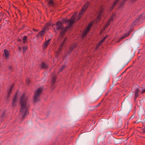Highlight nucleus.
Listing matches in <instances>:
<instances>
[{"instance_id":"nucleus-37","label":"nucleus","mask_w":145,"mask_h":145,"mask_svg":"<svg viewBox=\"0 0 145 145\" xmlns=\"http://www.w3.org/2000/svg\"><path fill=\"white\" fill-rule=\"evenodd\" d=\"M142 131L143 133H145V127L142 129Z\"/></svg>"},{"instance_id":"nucleus-32","label":"nucleus","mask_w":145,"mask_h":145,"mask_svg":"<svg viewBox=\"0 0 145 145\" xmlns=\"http://www.w3.org/2000/svg\"><path fill=\"white\" fill-rule=\"evenodd\" d=\"M65 68V66L64 65L61 67L60 70V71H62L63 69H64Z\"/></svg>"},{"instance_id":"nucleus-13","label":"nucleus","mask_w":145,"mask_h":145,"mask_svg":"<svg viewBox=\"0 0 145 145\" xmlns=\"http://www.w3.org/2000/svg\"><path fill=\"white\" fill-rule=\"evenodd\" d=\"M41 69H46L48 68V66L47 64L44 62H42L41 64Z\"/></svg>"},{"instance_id":"nucleus-10","label":"nucleus","mask_w":145,"mask_h":145,"mask_svg":"<svg viewBox=\"0 0 145 145\" xmlns=\"http://www.w3.org/2000/svg\"><path fill=\"white\" fill-rule=\"evenodd\" d=\"M8 51L7 50L5 49L4 50V53L3 55L5 56L6 59L9 56Z\"/></svg>"},{"instance_id":"nucleus-26","label":"nucleus","mask_w":145,"mask_h":145,"mask_svg":"<svg viewBox=\"0 0 145 145\" xmlns=\"http://www.w3.org/2000/svg\"><path fill=\"white\" fill-rule=\"evenodd\" d=\"M27 36H25L23 37V42L24 43H25L26 40H27Z\"/></svg>"},{"instance_id":"nucleus-27","label":"nucleus","mask_w":145,"mask_h":145,"mask_svg":"<svg viewBox=\"0 0 145 145\" xmlns=\"http://www.w3.org/2000/svg\"><path fill=\"white\" fill-rule=\"evenodd\" d=\"M66 40H67V38H65V39H64V40H63V42L61 43V45L60 46H63V45H64V44L65 43Z\"/></svg>"},{"instance_id":"nucleus-33","label":"nucleus","mask_w":145,"mask_h":145,"mask_svg":"<svg viewBox=\"0 0 145 145\" xmlns=\"http://www.w3.org/2000/svg\"><path fill=\"white\" fill-rule=\"evenodd\" d=\"M113 20V19H112V18H111L109 19L108 22L110 23Z\"/></svg>"},{"instance_id":"nucleus-30","label":"nucleus","mask_w":145,"mask_h":145,"mask_svg":"<svg viewBox=\"0 0 145 145\" xmlns=\"http://www.w3.org/2000/svg\"><path fill=\"white\" fill-rule=\"evenodd\" d=\"M90 29L89 28H88V27H87L84 30L87 31L88 33H89V32L90 31Z\"/></svg>"},{"instance_id":"nucleus-7","label":"nucleus","mask_w":145,"mask_h":145,"mask_svg":"<svg viewBox=\"0 0 145 145\" xmlns=\"http://www.w3.org/2000/svg\"><path fill=\"white\" fill-rule=\"evenodd\" d=\"M51 41V39H48L46 41L42 44V46L43 48L45 49L46 48L48 45L50 43V42Z\"/></svg>"},{"instance_id":"nucleus-36","label":"nucleus","mask_w":145,"mask_h":145,"mask_svg":"<svg viewBox=\"0 0 145 145\" xmlns=\"http://www.w3.org/2000/svg\"><path fill=\"white\" fill-rule=\"evenodd\" d=\"M103 12V10L102 9H100L99 12V13L101 12V14H102V12Z\"/></svg>"},{"instance_id":"nucleus-8","label":"nucleus","mask_w":145,"mask_h":145,"mask_svg":"<svg viewBox=\"0 0 145 145\" xmlns=\"http://www.w3.org/2000/svg\"><path fill=\"white\" fill-rule=\"evenodd\" d=\"M69 29L67 27H63V29H61V30L60 31V34L61 36L63 35L67 31V30Z\"/></svg>"},{"instance_id":"nucleus-39","label":"nucleus","mask_w":145,"mask_h":145,"mask_svg":"<svg viewBox=\"0 0 145 145\" xmlns=\"http://www.w3.org/2000/svg\"><path fill=\"white\" fill-rule=\"evenodd\" d=\"M33 30L35 31H38L39 30L38 29H34V28L33 29Z\"/></svg>"},{"instance_id":"nucleus-35","label":"nucleus","mask_w":145,"mask_h":145,"mask_svg":"<svg viewBox=\"0 0 145 145\" xmlns=\"http://www.w3.org/2000/svg\"><path fill=\"white\" fill-rule=\"evenodd\" d=\"M145 92V89H142L141 91V93H142V94H143V93H144Z\"/></svg>"},{"instance_id":"nucleus-11","label":"nucleus","mask_w":145,"mask_h":145,"mask_svg":"<svg viewBox=\"0 0 145 145\" xmlns=\"http://www.w3.org/2000/svg\"><path fill=\"white\" fill-rule=\"evenodd\" d=\"M120 0H115L112 5L111 7L110 8V10L112 11L113 8L116 6Z\"/></svg>"},{"instance_id":"nucleus-3","label":"nucleus","mask_w":145,"mask_h":145,"mask_svg":"<svg viewBox=\"0 0 145 145\" xmlns=\"http://www.w3.org/2000/svg\"><path fill=\"white\" fill-rule=\"evenodd\" d=\"M63 22H62L57 21L55 24L53 25V27L54 31L56 32L60 29H63Z\"/></svg>"},{"instance_id":"nucleus-41","label":"nucleus","mask_w":145,"mask_h":145,"mask_svg":"<svg viewBox=\"0 0 145 145\" xmlns=\"http://www.w3.org/2000/svg\"><path fill=\"white\" fill-rule=\"evenodd\" d=\"M10 94V93H8L7 95V97L8 98L9 97Z\"/></svg>"},{"instance_id":"nucleus-6","label":"nucleus","mask_w":145,"mask_h":145,"mask_svg":"<svg viewBox=\"0 0 145 145\" xmlns=\"http://www.w3.org/2000/svg\"><path fill=\"white\" fill-rule=\"evenodd\" d=\"M67 22H69V24L66 27H67L68 29H69L71 28V27L74 23V21L72 19L67 20L65 21V23Z\"/></svg>"},{"instance_id":"nucleus-46","label":"nucleus","mask_w":145,"mask_h":145,"mask_svg":"<svg viewBox=\"0 0 145 145\" xmlns=\"http://www.w3.org/2000/svg\"><path fill=\"white\" fill-rule=\"evenodd\" d=\"M138 122H137L136 121L135 122V123H138Z\"/></svg>"},{"instance_id":"nucleus-16","label":"nucleus","mask_w":145,"mask_h":145,"mask_svg":"<svg viewBox=\"0 0 145 145\" xmlns=\"http://www.w3.org/2000/svg\"><path fill=\"white\" fill-rule=\"evenodd\" d=\"M56 78V76L55 75L53 76L52 77V79L51 82L52 85H53L55 83Z\"/></svg>"},{"instance_id":"nucleus-5","label":"nucleus","mask_w":145,"mask_h":145,"mask_svg":"<svg viewBox=\"0 0 145 145\" xmlns=\"http://www.w3.org/2000/svg\"><path fill=\"white\" fill-rule=\"evenodd\" d=\"M49 25V24L48 23L46 24L43 29V30L41 31L38 33L36 37L39 38L40 37L43 36L44 34L46 33V31L48 29V26Z\"/></svg>"},{"instance_id":"nucleus-47","label":"nucleus","mask_w":145,"mask_h":145,"mask_svg":"<svg viewBox=\"0 0 145 145\" xmlns=\"http://www.w3.org/2000/svg\"><path fill=\"white\" fill-rule=\"evenodd\" d=\"M136 0H133V1H135Z\"/></svg>"},{"instance_id":"nucleus-40","label":"nucleus","mask_w":145,"mask_h":145,"mask_svg":"<svg viewBox=\"0 0 145 145\" xmlns=\"http://www.w3.org/2000/svg\"><path fill=\"white\" fill-rule=\"evenodd\" d=\"M114 15H113L112 17H111V18H112V19H113V20L114 19Z\"/></svg>"},{"instance_id":"nucleus-29","label":"nucleus","mask_w":145,"mask_h":145,"mask_svg":"<svg viewBox=\"0 0 145 145\" xmlns=\"http://www.w3.org/2000/svg\"><path fill=\"white\" fill-rule=\"evenodd\" d=\"M13 87V85H12V86H10V89L9 90L8 93H10L12 91V90Z\"/></svg>"},{"instance_id":"nucleus-48","label":"nucleus","mask_w":145,"mask_h":145,"mask_svg":"<svg viewBox=\"0 0 145 145\" xmlns=\"http://www.w3.org/2000/svg\"><path fill=\"white\" fill-rule=\"evenodd\" d=\"M1 21V20H0V21Z\"/></svg>"},{"instance_id":"nucleus-12","label":"nucleus","mask_w":145,"mask_h":145,"mask_svg":"<svg viewBox=\"0 0 145 145\" xmlns=\"http://www.w3.org/2000/svg\"><path fill=\"white\" fill-rule=\"evenodd\" d=\"M139 92V90L137 88L136 89L135 93V97L134 100H136L137 97H138V93Z\"/></svg>"},{"instance_id":"nucleus-19","label":"nucleus","mask_w":145,"mask_h":145,"mask_svg":"<svg viewBox=\"0 0 145 145\" xmlns=\"http://www.w3.org/2000/svg\"><path fill=\"white\" fill-rule=\"evenodd\" d=\"M130 34V31H129L127 33L125 34L121 38V39H122L124 38L125 37H126L129 36Z\"/></svg>"},{"instance_id":"nucleus-42","label":"nucleus","mask_w":145,"mask_h":145,"mask_svg":"<svg viewBox=\"0 0 145 145\" xmlns=\"http://www.w3.org/2000/svg\"><path fill=\"white\" fill-rule=\"evenodd\" d=\"M8 68L9 69H11V66H9Z\"/></svg>"},{"instance_id":"nucleus-20","label":"nucleus","mask_w":145,"mask_h":145,"mask_svg":"<svg viewBox=\"0 0 145 145\" xmlns=\"http://www.w3.org/2000/svg\"><path fill=\"white\" fill-rule=\"evenodd\" d=\"M122 1L121 2L120 4V6L119 7V8H120L122 7L124 4V3L126 1V0H122Z\"/></svg>"},{"instance_id":"nucleus-34","label":"nucleus","mask_w":145,"mask_h":145,"mask_svg":"<svg viewBox=\"0 0 145 145\" xmlns=\"http://www.w3.org/2000/svg\"><path fill=\"white\" fill-rule=\"evenodd\" d=\"M101 12L98 13V15L97 16H99V17H101Z\"/></svg>"},{"instance_id":"nucleus-45","label":"nucleus","mask_w":145,"mask_h":145,"mask_svg":"<svg viewBox=\"0 0 145 145\" xmlns=\"http://www.w3.org/2000/svg\"><path fill=\"white\" fill-rule=\"evenodd\" d=\"M74 15H73V16H72V18L74 19Z\"/></svg>"},{"instance_id":"nucleus-2","label":"nucleus","mask_w":145,"mask_h":145,"mask_svg":"<svg viewBox=\"0 0 145 145\" xmlns=\"http://www.w3.org/2000/svg\"><path fill=\"white\" fill-rule=\"evenodd\" d=\"M90 2L87 1L86 3L82 7L81 10L80 11L79 14L78 16V19H80L82 15L86 12L87 8L88 7Z\"/></svg>"},{"instance_id":"nucleus-23","label":"nucleus","mask_w":145,"mask_h":145,"mask_svg":"<svg viewBox=\"0 0 145 145\" xmlns=\"http://www.w3.org/2000/svg\"><path fill=\"white\" fill-rule=\"evenodd\" d=\"M60 46H59V47L58 48V50L55 52V53L56 54V55H57L59 54V52L61 49V48L60 47Z\"/></svg>"},{"instance_id":"nucleus-44","label":"nucleus","mask_w":145,"mask_h":145,"mask_svg":"<svg viewBox=\"0 0 145 145\" xmlns=\"http://www.w3.org/2000/svg\"><path fill=\"white\" fill-rule=\"evenodd\" d=\"M18 49H19V50L20 51L21 50V47H19Z\"/></svg>"},{"instance_id":"nucleus-25","label":"nucleus","mask_w":145,"mask_h":145,"mask_svg":"<svg viewBox=\"0 0 145 145\" xmlns=\"http://www.w3.org/2000/svg\"><path fill=\"white\" fill-rule=\"evenodd\" d=\"M110 23L108 21L107 22V23L105 25L104 27V29H105L106 27H108V26H109L110 25Z\"/></svg>"},{"instance_id":"nucleus-17","label":"nucleus","mask_w":145,"mask_h":145,"mask_svg":"<svg viewBox=\"0 0 145 145\" xmlns=\"http://www.w3.org/2000/svg\"><path fill=\"white\" fill-rule=\"evenodd\" d=\"M75 46L74 45H71L69 48V53L71 54L73 50L75 48Z\"/></svg>"},{"instance_id":"nucleus-15","label":"nucleus","mask_w":145,"mask_h":145,"mask_svg":"<svg viewBox=\"0 0 145 145\" xmlns=\"http://www.w3.org/2000/svg\"><path fill=\"white\" fill-rule=\"evenodd\" d=\"M108 37V35H106L105 37L102 40H101L100 42L99 43L98 45V46H99L101 44L103 43L104 40L105 39H106Z\"/></svg>"},{"instance_id":"nucleus-31","label":"nucleus","mask_w":145,"mask_h":145,"mask_svg":"<svg viewBox=\"0 0 145 145\" xmlns=\"http://www.w3.org/2000/svg\"><path fill=\"white\" fill-rule=\"evenodd\" d=\"M92 26V25H91V24H89V23L88 24V26H87V27H88V28H89L90 29L91 27Z\"/></svg>"},{"instance_id":"nucleus-1","label":"nucleus","mask_w":145,"mask_h":145,"mask_svg":"<svg viewBox=\"0 0 145 145\" xmlns=\"http://www.w3.org/2000/svg\"><path fill=\"white\" fill-rule=\"evenodd\" d=\"M20 104L21 108L20 110L21 112L23 113V118L29 114V112L28 106L27 104V97L26 96L25 93H23L20 97Z\"/></svg>"},{"instance_id":"nucleus-38","label":"nucleus","mask_w":145,"mask_h":145,"mask_svg":"<svg viewBox=\"0 0 145 145\" xmlns=\"http://www.w3.org/2000/svg\"><path fill=\"white\" fill-rule=\"evenodd\" d=\"M93 23H94V21L92 20L89 23L91 24V25H92L93 24Z\"/></svg>"},{"instance_id":"nucleus-9","label":"nucleus","mask_w":145,"mask_h":145,"mask_svg":"<svg viewBox=\"0 0 145 145\" xmlns=\"http://www.w3.org/2000/svg\"><path fill=\"white\" fill-rule=\"evenodd\" d=\"M16 100H17V94H15L14 95V97L13 99V101L12 102V106L15 107L16 105Z\"/></svg>"},{"instance_id":"nucleus-21","label":"nucleus","mask_w":145,"mask_h":145,"mask_svg":"<svg viewBox=\"0 0 145 145\" xmlns=\"http://www.w3.org/2000/svg\"><path fill=\"white\" fill-rule=\"evenodd\" d=\"M101 17H99V16H97L95 20L96 23L99 22L101 20Z\"/></svg>"},{"instance_id":"nucleus-28","label":"nucleus","mask_w":145,"mask_h":145,"mask_svg":"<svg viewBox=\"0 0 145 145\" xmlns=\"http://www.w3.org/2000/svg\"><path fill=\"white\" fill-rule=\"evenodd\" d=\"M26 84L28 85L30 83V81L29 79H26Z\"/></svg>"},{"instance_id":"nucleus-18","label":"nucleus","mask_w":145,"mask_h":145,"mask_svg":"<svg viewBox=\"0 0 145 145\" xmlns=\"http://www.w3.org/2000/svg\"><path fill=\"white\" fill-rule=\"evenodd\" d=\"M88 33L87 31L84 30L82 33L81 35L82 37V38H84Z\"/></svg>"},{"instance_id":"nucleus-22","label":"nucleus","mask_w":145,"mask_h":145,"mask_svg":"<svg viewBox=\"0 0 145 145\" xmlns=\"http://www.w3.org/2000/svg\"><path fill=\"white\" fill-rule=\"evenodd\" d=\"M28 48V46H23V52H25V51Z\"/></svg>"},{"instance_id":"nucleus-43","label":"nucleus","mask_w":145,"mask_h":145,"mask_svg":"<svg viewBox=\"0 0 145 145\" xmlns=\"http://www.w3.org/2000/svg\"><path fill=\"white\" fill-rule=\"evenodd\" d=\"M100 104H101V103H98V104H97V107H98L99 106H100Z\"/></svg>"},{"instance_id":"nucleus-4","label":"nucleus","mask_w":145,"mask_h":145,"mask_svg":"<svg viewBox=\"0 0 145 145\" xmlns=\"http://www.w3.org/2000/svg\"><path fill=\"white\" fill-rule=\"evenodd\" d=\"M42 91V89L39 88L37 89L35 93L34 97V100L35 102H37L39 101V96Z\"/></svg>"},{"instance_id":"nucleus-14","label":"nucleus","mask_w":145,"mask_h":145,"mask_svg":"<svg viewBox=\"0 0 145 145\" xmlns=\"http://www.w3.org/2000/svg\"><path fill=\"white\" fill-rule=\"evenodd\" d=\"M48 4L49 7H53L54 5V3L53 2V0H49Z\"/></svg>"},{"instance_id":"nucleus-24","label":"nucleus","mask_w":145,"mask_h":145,"mask_svg":"<svg viewBox=\"0 0 145 145\" xmlns=\"http://www.w3.org/2000/svg\"><path fill=\"white\" fill-rule=\"evenodd\" d=\"M60 46H59V47L58 48V50L55 52V53L56 54V55H57L59 54V52L61 49V48L60 47Z\"/></svg>"}]
</instances>
